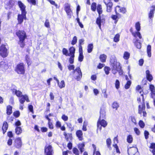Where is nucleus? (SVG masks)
<instances>
[{"mask_svg":"<svg viewBox=\"0 0 155 155\" xmlns=\"http://www.w3.org/2000/svg\"><path fill=\"white\" fill-rule=\"evenodd\" d=\"M64 10L67 15L68 18H70L72 15L73 13L71 9L70 5L68 3L65 4Z\"/></svg>","mask_w":155,"mask_h":155,"instance_id":"39448f33","label":"nucleus"},{"mask_svg":"<svg viewBox=\"0 0 155 155\" xmlns=\"http://www.w3.org/2000/svg\"><path fill=\"white\" fill-rule=\"evenodd\" d=\"M145 108V106L144 104H142L141 105H139V113L140 114H141L143 111H144Z\"/></svg>","mask_w":155,"mask_h":155,"instance_id":"f3484780","label":"nucleus"},{"mask_svg":"<svg viewBox=\"0 0 155 155\" xmlns=\"http://www.w3.org/2000/svg\"><path fill=\"white\" fill-rule=\"evenodd\" d=\"M87 125V123L86 121H84L83 123V125L82 128V130H83L85 131L87 130V129L86 128V127Z\"/></svg>","mask_w":155,"mask_h":155,"instance_id":"49530a36","label":"nucleus"},{"mask_svg":"<svg viewBox=\"0 0 155 155\" xmlns=\"http://www.w3.org/2000/svg\"><path fill=\"white\" fill-rule=\"evenodd\" d=\"M97 11L99 14V16H101V14H102V10L101 5H99L97 6Z\"/></svg>","mask_w":155,"mask_h":155,"instance_id":"f704fd0d","label":"nucleus"},{"mask_svg":"<svg viewBox=\"0 0 155 155\" xmlns=\"http://www.w3.org/2000/svg\"><path fill=\"white\" fill-rule=\"evenodd\" d=\"M132 34L133 36L136 38L138 37L140 39L142 38V36L139 31H135L134 32H132Z\"/></svg>","mask_w":155,"mask_h":155,"instance_id":"5701e85b","label":"nucleus"},{"mask_svg":"<svg viewBox=\"0 0 155 155\" xmlns=\"http://www.w3.org/2000/svg\"><path fill=\"white\" fill-rule=\"evenodd\" d=\"M28 109L31 112L33 113V106L32 105L28 106Z\"/></svg>","mask_w":155,"mask_h":155,"instance_id":"338daca9","label":"nucleus"},{"mask_svg":"<svg viewBox=\"0 0 155 155\" xmlns=\"http://www.w3.org/2000/svg\"><path fill=\"white\" fill-rule=\"evenodd\" d=\"M138 152V149L137 147H135L130 148L128 150V152L129 155H133V154Z\"/></svg>","mask_w":155,"mask_h":155,"instance_id":"ddd939ff","label":"nucleus"},{"mask_svg":"<svg viewBox=\"0 0 155 155\" xmlns=\"http://www.w3.org/2000/svg\"><path fill=\"white\" fill-rule=\"evenodd\" d=\"M100 116L97 122V127L100 130H101V126L105 127L107 125V123L106 121L104 120L105 116V112L103 109H101L100 111Z\"/></svg>","mask_w":155,"mask_h":155,"instance_id":"f257e3e1","label":"nucleus"},{"mask_svg":"<svg viewBox=\"0 0 155 155\" xmlns=\"http://www.w3.org/2000/svg\"><path fill=\"white\" fill-rule=\"evenodd\" d=\"M16 71L18 74H24L25 72V68L23 63L18 64L15 69Z\"/></svg>","mask_w":155,"mask_h":155,"instance_id":"7ed1b4c3","label":"nucleus"},{"mask_svg":"<svg viewBox=\"0 0 155 155\" xmlns=\"http://www.w3.org/2000/svg\"><path fill=\"white\" fill-rule=\"evenodd\" d=\"M115 12L117 15H120L117 12V11L124 13L126 12V9L125 8L120 7L119 6H117L115 9Z\"/></svg>","mask_w":155,"mask_h":155,"instance_id":"9b49d317","label":"nucleus"},{"mask_svg":"<svg viewBox=\"0 0 155 155\" xmlns=\"http://www.w3.org/2000/svg\"><path fill=\"white\" fill-rule=\"evenodd\" d=\"M131 82L130 81H128L126 84L125 85V88L126 89H128L129 88L130 85L131 84Z\"/></svg>","mask_w":155,"mask_h":155,"instance_id":"a18cd8bd","label":"nucleus"},{"mask_svg":"<svg viewBox=\"0 0 155 155\" xmlns=\"http://www.w3.org/2000/svg\"><path fill=\"white\" fill-rule=\"evenodd\" d=\"M134 131L137 135H139L140 134V132L138 128L135 127L134 128Z\"/></svg>","mask_w":155,"mask_h":155,"instance_id":"6e6d98bb","label":"nucleus"},{"mask_svg":"<svg viewBox=\"0 0 155 155\" xmlns=\"http://www.w3.org/2000/svg\"><path fill=\"white\" fill-rule=\"evenodd\" d=\"M120 83L119 81L117 80L115 83V87L117 89H118L120 87Z\"/></svg>","mask_w":155,"mask_h":155,"instance_id":"864d4df0","label":"nucleus"},{"mask_svg":"<svg viewBox=\"0 0 155 155\" xmlns=\"http://www.w3.org/2000/svg\"><path fill=\"white\" fill-rule=\"evenodd\" d=\"M73 153L76 155H79V151L76 148H74L73 150Z\"/></svg>","mask_w":155,"mask_h":155,"instance_id":"603ef678","label":"nucleus"},{"mask_svg":"<svg viewBox=\"0 0 155 155\" xmlns=\"http://www.w3.org/2000/svg\"><path fill=\"white\" fill-rule=\"evenodd\" d=\"M45 25L47 28H50V23L48 20L46 19V20L45 23Z\"/></svg>","mask_w":155,"mask_h":155,"instance_id":"3c124183","label":"nucleus"},{"mask_svg":"<svg viewBox=\"0 0 155 155\" xmlns=\"http://www.w3.org/2000/svg\"><path fill=\"white\" fill-rule=\"evenodd\" d=\"M141 100H142V101L141 104H144V99L143 96V94H140V96L137 98V101L138 102H140Z\"/></svg>","mask_w":155,"mask_h":155,"instance_id":"c85d7f7f","label":"nucleus"},{"mask_svg":"<svg viewBox=\"0 0 155 155\" xmlns=\"http://www.w3.org/2000/svg\"><path fill=\"white\" fill-rule=\"evenodd\" d=\"M53 153L52 147L50 145H46L45 149V155H52Z\"/></svg>","mask_w":155,"mask_h":155,"instance_id":"6e6552de","label":"nucleus"},{"mask_svg":"<svg viewBox=\"0 0 155 155\" xmlns=\"http://www.w3.org/2000/svg\"><path fill=\"white\" fill-rule=\"evenodd\" d=\"M112 107L113 108L115 109L116 110H117L119 107V105L117 102H114L112 104Z\"/></svg>","mask_w":155,"mask_h":155,"instance_id":"a19ab883","label":"nucleus"},{"mask_svg":"<svg viewBox=\"0 0 155 155\" xmlns=\"http://www.w3.org/2000/svg\"><path fill=\"white\" fill-rule=\"evenodd\" d=\"M93 48V44H90L88 45L87 46V52L89 53H90L92 52Z\"/></svg>","mask_w":155,"mask_h":155,"instance_id":"c756f323","label":"nucleus"},{"mask_svg":"<svg viewBox=\"0 0 155 155\" xmlns=\"http://www.w3.org/2000/svg\"><path fill=\"white\" fill-rule=\"evenodd\" d=\"M150 88L152 94H155V89L154 86L153 85H150Z\"/></svg>","mask_w":155,"mask_h":155,"instance_id":"c03bdc74","label":"nucleus"},{"mask_svg":"<svg viewBox=\"0 0 155 155\" xmlns=\"http://www.w3.org/2000/svg\"><path fill=\"white\" fill-rule=\"evenodd\" d=\"M26 14L21 13V14H18V15L17 19L18 24H21L23 21V20L26 19Z\"/></svg>","mask_w":155,"mask_h":155,"instance_id":"1a4fd4ad","label":"nucleus"},{"mask_svg":"<svg viewBox=\"0 0 155 155\" xmlns=\"http://www.w3.org/2000/svg\"><path fill=\"white\" fill-rule=\"evenodd\" d=\"M16 34L19 40H25L27 37L26 33L24 31L18 30L16 32Z\"/></svg>","mask_w":155,"mask_h":155,"instance_id":"423d86ee","label":"nucleus"},{"mask_svg":"<svg viewBox=\"0 0 155 155\" xmlns=\"http://www.w3.org/2000/svg\"><path fill=\"white\" fill-rule=\"evenodd\" d=\"M120 35L119 34L116 35L114 38V41L115 42H117L119 41Z\"/></svg>","mask_w":155,"mask_h":155,"instance_id":"72a5a7b5","label":"nucleus"},{"mask_svg":"<svg viewBox=\"0 0 155 155\" xmlns=\"http://www.w3.org/2000/svg\"><path fill=\"white\" fill-rule=\"evenodd\" d=\"M96 4L94 3H93L91 5V9L93 11H95L96 10Z\"/></svg>","mask_w":155,"mask_h":155,"instance_id":"8fccbe9b","label":"nucleus"},{"mask_svg":"<svg viewBox=\"0 0 155 155\" xmlns=\"http://www.w3.org/2000/svg\"><path fill=\"white\" fill-rule=\"evenodd\" d=\"M146 73L147 79L149 81H152L153 78L152 75L150 74V71L149 70H147L146 71Z\"/></svg>","mask_w":155,"mask_h":155,"instance_id":"6ab92c4d","label":"nucleus"},{"mask_svg":"<svg viewBox=\"0 0 155 155\" xmlns=\"http://www.w3.org/2000/svg\"><path fill=\"white\" fill-rule=\"evenodd\" d=\"M84 56L83 55V53H79V55L78 58L79 61L81 62L83 60Z\"/></svg>","mask_w":155,"mask_h":155,"instance_id":"bf43d9fd","label":"nucleus"},{"mask_svg":"<svg viewBox=\"0 0 155 155\" xmlns=\"http://www.w3.org/2000/svg\"><path fill=\"white\" fill-rule=\"evenodd\" d=\"M12 106L9 105L7 106V114L8 115L11 114L12 112Z\"/></svg>","mask_w":155,"mask_h":155,"instance_id":"7c9ffc66","label":"nucleus"},{"mask_svg":"<svg viewBox=\"0 0 155 155\" xmlns=\"http://www.w3.org/2000/svg\"><path fill=\"white\" fill-rule=\"evenodd\" d=\"M133 140V138L131 135H130L127 137V141L129 143H131L132 142Z\"/></svg>","mask_w":155,"mask_h":155,"instance_id":"58836bf2","label":"nucleus"},{"mask_svg":"<svg viewBox=\"0 0 155 155\" xmlns=\"http://www.w3.org/2000/svg\"><path fill=\"white\" fill-rule=\"evenodd\" d=\"M150 150L155 149V143H152L150 146Z\"/></svg>","mask_w":155,"mask_h":155,"instance_id":"774afa93","label":"nucleus"},{"mask_svg":"<svg viewBox=\"0 0 155 155\" xmlns=\"http://www.w3.org/2000/svg\"><path fill=\"white\" fill-rule=\"evenodd\" d=\"M77 37L76 36H74L73 38V40L71 42V44L72 45H75L77 43Z\"/></svg>","mask_w":155,"mask_h":155,"instance_id":"de8ad7c7","label":"nucleus"},{"mask_svg":"<svg viewBox=\"0 0 155 155\" xmlns=\"http://www.w3.org/2000/svg\"><path fill=\"white\" fill-rule=\"evenodd\" d=\"M155 6H152L150 8V11L149 14V18L150 19H151L153 18L154 16V13L155 11Z\"/></svg>","mask_w":155,"mask_h":155,"instance_id":"4468645a","label":"nucleus"},{"mask_svg":"<svg viewBox=\"0 0 155 155\" xmlns=\"http://www.w3.org/2000/svg\"><path fill=\"white\" fill-rule=\"evenodd\" d=\"M6 3L9 8L11 7L14 4L12 0H8L6 2Z\"/></svg>","mask_w":155,"mask_h":155,"instance_id":"ea45409f","label":"nucleus"},{"mask_svg":"<svg viewBox=\"0 0 155 155\" xmlns=\"http://www.w3.org/2000/svg\"><path fill=\"white\" fill-rule=\"evenodd\" d=\"M104 21L103 19H101V16H99L96 21V23L98 25L99 28L101 29V24Z\"/></svg>","mask_w":155,"mask_h":155,"instance_id":"dca6fc26","label":"nucleus"},{"mask_svg":"<svg viewBox=\"0 0 155 155\" xmlns=\"http://www.w3.org/2000/svg\"><path fill=\"white\" fill-rule=\"evenodd\" d=\"M110 70V68L107 67H105L104 68V70L106 74H109Z\"/></svg>","mask_w":155,"mask_h":155,"instance_id":"09e8293b","label":"nucleus"},{"mask_svg":"<svg viewBox=\"0 0 155 155\" xmlns=\"http://www.w3.org/2000/svg\"><path fill=\"white\" fill-rule=\"evenodd\" d=\"M135 27L137 31H139L140 30V24L139 22H137L135 25Z\"/></svg>","mask_w":155,"mask_h":155,"instance_id":"37998d69","label":"nucleus"},{"mask_svg":"<svg viewBox=\"0 0 155 155\" xmlns=\"http://www.w3.org/2000/svg\"><path fill=\"white\" fill-rule=\"evenodd\" d=\"M15 130V133L18 135L19 134L22 132V130L20 127H16Z\"/></svg>","mask_w":155,"mask_h":155,"instance_id":"473e14b6","label":"nucleus"},{"mask_svg":"<svg viewBox=\"0 0 155 155\" xmlns=\"http://www.w3.org/2000/svg\"><path fill=\"white\" fill-rule=\"evenodd\" d=\"M107 56L104 54H102L100 55V59L101 61L103 62H105L106 61V60Z\"/></svg>","mask_w":155,"mask_h":155,"instance_id":"393cba45","label":"nucleus"},{"mask_svg":"<svg viewBox=\"0 0 155 155\" xmlns=\"http://www.w3.org/2000/svg\"><path fill=\"white\" fill-rule=\"evenodd\" d=\"M62 53L64 54L66 56H70L68 51L65 48H63L62 50Z\"/></svg>","mask_w":155,"mask_h":155,"instance_id":"79ce46f5","label":"nucleus"},{"mask_svg":"<svg viewBox=\"0 0 155 155\" xmlns=\"http://www.w3.org/2000/svg\"><path fill=\"white\" fill-rule=\"evenodd\" d=\"M76 134L80 140H82L83 133L81 130H78L76 132Z\"/></svg>","mask_w":155,"mask_h":155,"instance_id":"a211bd4d","label":"nucleus"},{"mask_svg":"<svg viewBox=\"0 0 155 155\" xmlns=\"http://www.w3.org/2000/svg\"><path fill=\"white\" fill-rule=\"evenodd\" d=\"M25 40H19L18 44L21 48H23L25 45Z\"/></svg>","mask_w":155,"mask_h":155,"instance_id":"4c0bfd02","label":"nucleus"},{"mask_svg":"<svg viewBox=\"0 0 155 155\" xmlns=\"http://www.w3.org/2000/svg\"><path fill=\"white\" fill-rule=\"evenodd\" d=\"M8 125L6 122H4L3 123V126L2 127V130L3 131V134H5L6 131L8 128Z\"/></svg>","mask_w":155,"mask_h":155,"instance_id":"aec40b11","label":"nucleus"},{"mask_svg":"<svg viewBox=\"0 0 155 155\" xmlns=\"http://www.w3.org/2000/svg\"><path fill=\"white\" fill-rule=\"evenodd\" d=\"M61 118L64 121H66L68 119V117L65 114H63L61 117Z\"/></svg>","mask_w":155,"mask_h":155,"instance_id":"052dcab7","label":"nucleus"},{"mask_svg":"<svg viewBox=\"0 0 155 155\" xmlns=\"http://www.w3.org/2000/svg\"><path fill=\"white\" fill-rule=\"evenodd\" d=\"M110 62L112 73L115 74L121 68V67L120 65V63L117 62L116 59L114 57L110 58Z\"/></svg>","mask_w":155,"mask_h":155,"instance_id":"f03ea898","label":"nucleus"},{"mask_svg":"<svg viewBox=\"0 0 155 155\" xmlns=\"http://www.w3.org/2000/svg\"><path fill=\"white\" fill-rule=\"evenodd\" d=\"M119 15H117L116 14V15H112L111 16V18L115 20L114 23L115 24H116L118 21V19L119 18Z\"/></svg>","mask_w":155,"mask_h":155,"instance_id":"bb28decb","label":"nucleus"},{"mask_svg":"<svg viewBox=\"0 0 155 155\" xmlns=\"http://www.w3.org/2000/svg\"><path fill=\"white\" fill-rule=\"evenodd\" d=\"M130 56V53L127 52H125L124 54L123 58L125 60H127L129 59Z\"/></svg>","mask_w":155,"mask_h":155,"instance_id":"e433bc0d","label":"nucleus"},{"mask_svg":"<svg viewBox=\"0 0 155 155\" xmlns=\"http://www.w3.org/2000/svg\"><path fill=\"white\" fill-rule=\"evenodd\" d=\"M107 6V11L108 12H110L112 9L113 4L111 2L106 4Z\"/></svg>","mask_w":155,"mask_h":155,"instance_id":"412c9836","label":"nucleus"},{"mask_svg":"<svg viewBox=\"0 0 155 155\" xmlns=\"http://www.w3.org/2000/svg\"><path fill=\"white\" fill-rule=\"evenodd\" d=\"M19 100L20 104H24L25 101L27 102L30 101L28 97L26 94L21 95V97L19 98Z\"/></svg>","mask_w":155,"mask_h":155,"instance_id":"9d476101","label":"nucleus"},{"mask_svg":"<svg viewBox=\"0 0 155 155\" xmlns=\"http://www.w3.org/2000/svg\"><path fill=\"white\" fill-rule=\"evenodd\" d=\"M28 2L31 3L33 5H35L36 4L35 0H27Z\"/></svg>","mask_w":155,"mask_h":155,"instance_id":"e2e57ef3","label":"nucleus"},{"mask_svg":"<svg viewBox=\"0 0 155 155\" xmlns=\"http://www.w3.org/2000/svg\"><path fill=\"white\" fill-rule=\"evenodd\" d=\"M111 142V140L110 138H108L107 140L106 143L108 147H109L110 146Z\"/></svg>","mask_w":155,"mask_h":155,"instance_id":"4d7b16f0","label":"nucleus"},{"mask_svg":"<svg viewBox=\"0 0 155 155\" xmlns=\"http://www.w3.org/2000/svg\"><path fill=\"white\" fill-rule=\"evenodd\" d=\"M147 52L148 56L150 57L151 55V46L150 45H148L147 48Z\"/></svg>","mask_w":155,"mask_h":155,"instance_id":"cd10ccee","label":"nucleus"},{"mask_svg":"<svg viewBox=\"0 0 155 155\" xmlns=\"http://www.w3.org/2000/svg\"><path fill=\"white\" fill-rule=\"evenodd\" d=\"M13 92L18 97H21V96L22 95V92L19 90H17L16 89H14L13 90Z\"/></svg>","mask_w":155,"mask_h":155,"instance_id":"4be33fe9","label":"nucleus"},{"mask_svg":"<svg viewBox=\"0 0 155 155\" xmlns=\"http://www.w3.org/2000/svg\"><path fill=\"white\" fill-rule=\"evenodd\" d=\"M135 46L136 47L139 49H140L141 47V44L140 42H139L138 40H137L134 43Z\"/></svg>","mask_w":155,"mask_h":155,"instance_id":"c9c22d12","label":"nucleus"},{"mask_svg":"<svg viewBox=\"0 0 155 155\" xmlns=\"http://www.w3.org/2000/svg\"><path fill=\"white\" fill-rule=\"evenodd\" d=\"M85 145L84 143H81L79 144L78 146V148L80 150L81 152L82 153L84 150V148Z\"/></svg>","mask_w":155,"mask_h":155,"instance_id":"a878e982","label":"nucleus"},{"mask_svg":"<svg viewBox=\"0 0 155 155\" xmlns=\"http://www.w3.org/2000/svg\"><path fill=\"white\" fill-rule=\"evenodd\" d=\"M74 76L75 78L77 81H79L81 79L82 74L80 68L77 67L74 71Z\"/></svg>","mask_w":155,"mask_h":155,"instance_id":"20e7f679","label":"nucleus"},{"mask_svg":"<svg viewBox=\"0 0 155 155\" xmlns=\"http://www.w3.org/2000/svg\"><path fill=\"white\" fill-rule=\"evenodd\" d=\"M92 146L93 149V155H94L95 154V153L97 151L96 147L94 144H92Z\"/></svg>","mask_w":155,"mask_h":155,"instance_id":"0e129e2a","label":"nucleus"},{"mask_svg":"<svg viewBox=\"0 0 155 155\" xmlns=\"http://www.w3.org/2000/svg\"><path fill=\"white\" fill-rule=\"evenodd\" d=\"M70 57L69 59V61L70 63L72 64L74 62V55H70Z\"/></svg>","mask_w":155,"mask_h":155,"instance_id":"5fc2aeb1","label":"nucleus"},{"mask_svg":"<svg viewBox=\"0 0 155 155\" xmlns=\"http://www.w3.org/2000/svg\"><path fill=\"white\" fill-rule=\"evenodd\" d=\"M75 49L73 47H70L69 49V55L74 56V53Z\"/></svg>","mask_w":155,"mask_h":155,"instance_id":"b1692460","label":"nucleus"},{"mask_svg":"<svg viewBox=\"0 0 155 155\" xmlns=\"http://www.w3.org/2000/svg\"><path fill=\"white\" fill-rule=\"evenodd\" d=\"M8 54L7 50L5 45H2L0 47V55L3 57H6Z\"/></svg>","mask_w":155,"mask_h":155,"instance_id":"0eeeda50","label":"nucleus"},{"mask_svg":"<svg viewBox=\"0 0 155 155\" xmlns=\"http://www.w3.org/2000/svg\"><path fill=\"white\" fill-rule=\"evenodd\" d=\"M139 125L141 128H143L145 126V124L143 122L142 120L140 121L139 123Z\"/></svg>","mask_w":155,"mask_h":155,"instance_id":"13d9d810","label":"nucleus"},{"mask_svg":"<svg viewBox=\"0 0 155 155\" xmlns=\"http://www.w3.org/2000/svg\"><path fill=\"white\" fill-rule=\"evenodd\" d=\"M18 5L20 8L22 13H26L25 11L26 6L21 2L19 1L18 2Z\"/></svg>","mask_w":155,"mask_h":155,"instance_id":"f8f14e48","label":"nucleus"},{"mask_svg":"<svg viewBox=\"0 0 155 155\" xmlns=\"http://www.w3.org/2000/svg\"><path fill=\"white\" fill-rule=\"evenodd\" d=\"M15 146L18 148L21 147V142L20 138H18L16 139L15 143Z\"/></svg>","mask_w":155,"mask_h":155,"instance_id":"2eb2a0df","label":"nucleus"},{"mask_svg":"<svg viewBox=\"0 0 155 155\" xmlns=\"http://www.w3.org/2000/svg\"><path fill=\"white\" fill-rule=\"evenodd\" d=\"M55 126L57 128H60L61 126V122L59 121H57L56 123Z\"/></svg>","mask_w":155,"mask_h":155,"instance_id":"680f3d73","label":"nucleus"},{"mask_svg":"<svg viewBox=\"0 0 155 155\" xmlns=\"http://www.w3.org/2000/svg\"><path fill=\"white\" fill-rule=\"evenodd\" d=\"M58 85L59 86V87L60 88H62L63 87H64L65 86V83L64 82V81L63 80L60 83H59V82H57Z\"/></svg>","mask_w":155,"mask_h":155,"instance_id":"2f4dec72","label":"nucleus"},{"mask_svg":"<svg viewBox=\"0 0 155 155\" xmlns=\"http://www.w3.org/2000/svg\"><path fill=\"white\" fill-rule=\"evenodd\" d=\"M20 112L18 111H16L14 113V116L16 117H18L20 115Z\"/></svg>","mask_w":155,"mask_h":155,"instance_id":"69168bd1","label":"nucleus"}]
</instances>
